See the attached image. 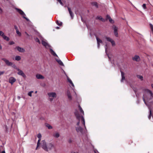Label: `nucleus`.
<instances>
[{"instance_id": "f257e3e1", "label": "nucleus", "mask_w": 153, "mask_h": 153, "mask_svg": "<svg viewBox=\"0 0 153 153\" xmlns=\"http://www.w3.org/2000/svg\"><path fill=\"white\" fill-rule=\"evenodd\" d=\"M153 98V94L151 91L148 89H146L144 91L143 100L145 104L148 106L150 111V115L149 118L150 119L151 114V109L149 105V103L152 102L151 100Z\"/></svg>"}, {"instance_id": "f03ea898", "label": "nucleus", "mask_w": 153, "mask_h": 153, "mask_svg": "<svg viewBox=\"0 0 153 153\" xmlns=\"http://www.w3.org/2000/svg\"><path fill=\"white\" fill-rule=\"evenodd\" d=\"M74 114L76 117V118L78 120H79L80 119V118H81L82 123L83 124L85 128V121L83 117L82 116L81 117L79 112L77 111H75L74 112Z\"/></svg>"}, {"instance_id": "7ed1b4c3", "label": "nucleus", "mask_w": 153, "mask_h": 153, "mask_svg": "<svg viewBox=\"0 0 153 153\" xmlns=\"http://www.w3.org/2000/svg\"><path fill=\"white\" fill-rule=\"evenodd\" d=\"M14 68L16 69L18 71L17 73L19 75L21 76L24 78H25L26 76L23 71L19 69L15 65H14Z\"/></svg>"}, {"instance_id": "20e7f679", "label": "nucleus", "mask_w": 153, "mask_h": 153, "mask_svg": "<svg viewBox=\"0 0 153 153\" xmlns=\"http://www.w3.org/2000/svg\"><path fill=\"white\" fill-rule=\"evenodd\" d=\"M16 9L20 15L23 16V17L24 19H25L27 21H29V19L25 17L26 16L25 14L21 10L17 8H16Z\"/></svg>"}, {"instance_id": "39448f33", "label": "nucleus", "mask_w": 153, "mask_h": 153, "mask_svg": "<svg viewBox=\"0 0 153 153\" xmlns=\"http://www.w3.org/2000/svg\"><path fill=\"white\" fill-rule=\"evenodd\" d=\"M112 28L114 30V33L115 36L118 37V28L115 25L112 26Z\"/></svg>"}, {"instance_id": "423d86ee", "label": "nucleus", "mask_w": 153, "mask_h": 153, "mask_svg": "<svg viewBox=\"0 0 153 153\" xmlns=\"http://www.w3.org/2000/svg\"><path fill=\"white\" fill-rule=\"evenodd\" d=\"M41 144L42 148L45 151H47V145L46 142L45 140H42Z\"/></svg>"}, {"instance_id": "0eeeda50", "label": "nucleus", "mask_w": 153, "mask_h": 153, "mask_svg": "<svg viewBox=\"0 0 153 153\" xmlns=\"http://www.w3.org/2000/svg\"><path fill=\"white\" fill-rule=\"evenodd\" d=\"M54 147V145L51 143H50L48 144L47 145V149L48 151L47 152H48V151L51 150Z\"/></svg>"}, {"instance_id": "6e6552de", "label": "nucleus", "mask_w": 153, "mask_h": 153, "mask_svg": "<svg viewBox=\"0 0 153 153\" xmlns=\"http://www.w3.org/2000/svg\"><path fill=\"white\" fill-rule=\"evenodd\" d=\"M105 39L107 41L110 42L111 43L112 46H114L115 45V43L114 41L111 38L109 37H106Z\"/></svg>"}, {"instance_id": "1a4fd4ad", "label": "nucleus", "mask_w": 153, "mask_h": 153, "mask_svg": "<svg viewBox=\"0 0 153 153\" xmlns=\"http://www.w3.org/2000/svg\"><path fill=\"white\" fill-rule=\"evenodd\" d=\"M2 59L5 62L6 64L8 66H11L13 64V63L12 62H10L8 60L6 59L3 58Z\"/></svg>"}, {"instance_id": "9d476101", "label": "nucleus", "mask_w": 153, "mask_h": 153, "mask_svg": "<svg viewBox=\"0 0 153 153\" xmlns=\"http://www.w3.org/2000/svg\"><path fill=\"white\" fill-rule=\"evenodd\" d=\"M96 40L97 42V47L99 48L100 45L102 44V41L101 39L97 37H96Z\"/></svg>"}, {"instance_id": "9b49d317", "label": "nucleus", "mask_w": 153, "mask_h": 153, "mask_svg": "<svg viewBox=\"0 0 153 153\" xmlns=\"http://www.w3.org/2000/svg\"><path fill=\"white\" fill-rule=\"evenodd\" d=\"M16 81V79L14 77H11L9 78V82L12 85Z\"/></svg>"}, {"instance_id": "f8f14e48", "label": "nucleus", "mask_w": 153, "mask_h": 153, "mask_svg": "<svg viewBox=\"0 0 153 153\" xmlns=\"http://www.w3.org/2000/svg\"><path fill=\"white\" fill-rule=\"evenodd\" d=\"M48 95L50 97H56V94L55 92H50L48 93Z\"/></svg>"}, {"instance_id": "ddd939ff", "label": "nucleus", "mask_w": 153, "mask_h": 153, "mask_svg": "<svg viewBox=\"0 0 153 153\" xmlns=\"http://www.w3.org/2000/svg\"><path fill=\"white\" fill-rule=\"evenodd\" d=\"M76 130L78 132H80V133H82L83 131L82 128L79 126L78 127H76Z\"/></svg>"}, {"instance_id": "4468645a", "label": "nucleus", "mask_w": 153, "mask_h": 153, "mask_svg": "<svg viewBox=\"0 0 153 153\" xmlns=\"http://www.w3.org/2000/svg\"><path fill=\"white\" fill-rule=\"evenodd\" d=\"M66 94L68 96V99L70 100H71L72 99V97L70 91L69 90L67 91L66 92Z\"/></svg>"}, {"instance_id": "2eb2a0df", "label": "nucleus", "mask_w": 153, "mask_h": 153, "mask_svg": "<svg viewBox=\"0 0 153 153\" xmlns=\"http://www.w3.org/2000/svg\"><path fill=\"white\" fill-rule=\"evenodd\" d=\"M132 59L133 60L139 61L140 60V58L139 56L135 55L132 57Z\"/></svg>"}, {"instance_id": "dca6fc26", "label": "nucleus", "mask_w": 153, "mask_h": 153, "mask_svg": "<svg viewBox=\"0 0 153 153\" xmlns=\"http://www.w3.org/2000/svg\"><path fill=\"white\" fill-rule=\"evenodd\" d=\"M68 10L69 13L70 14V16H71V18L72 19H73V17H74L73 13V12H72V11H71L70 8L69 7H68Z\"/></svg>"}, {"instance_id": "f3484780", "label": "nucleus", "mask_w": 153, "mask_h": 153, "mask_svg": "<svg viewBox=\"0 0 153 153\" xmlns=\"http://www.w3.org/2000/svg\"><path fill=\"white\" fill-rule=\"evenodd\" d=\"M16 49L20 52H23L25 51V50L23 48L19 46L16 47Z\"/></svg>"}, {"instance_id": "a211bd4d", "label": "nucleus", "mask_w": 153, "mask_h": 153, "mask_svg": "<svg viewBox=\"0 0 153 153\" xmlns=\"http://www.w3.org/2000/svg\"><path fill=\"white\" fill-rule=\"evenodd\" d=\"M36 76L38 79H44V77L42 75L39 74H37Z\"/></svg>"}, {"instance_id": "6ab92c4d", "label": "nucleus", "mask_w": 153, "mask_h": 153, "mask_svg": "<svg viewBox=\"0 0 153 153\" xmlns=\"http://www.w3.org/2000/svg\"><path fill=\"white\" fill-rule=\"evenodd\" d=\"M107 19H108L109 20V22L111 23H114V21L111 19L110 16L109 15H107L106 16Z\"/></svg>"}, {"instance_id": "aec40b11", "label": "nucleus", "mask_w": 153, "mask_h": 153, "mask_svg": "<svg viewBox=\"0 0 153 153\" xmlns=\"http://www.w3.org/2000/svg\"><path fill=\"white\" fill-rule=\"evenodd\" d=\"M50 50L51 53L52 55H53L54 56H57L56 55V54L55 53L52 49H50Z\"/></svg>"}, {"instance_id": "412c9836", "label": "nucleus", "mask_w": 153, "mask_h": 153, "mask_svg": "<svg viewBox=\"0 0 153 153\" xmlns=\"http://www.w3.org/2000/svg\"><path fill=\"white\" fill-rule=\"evenodd\" d=\"M121 76H122V79L121 80V82H123V80H125L124 74L123 72L121 71Z\"/></svg>"}, {"instance_id": "4be33fe9", "label": "nucleus", "mask_w": 153, "mask_h": 153, "mask_svg": "<svg viewBox=\"0 0 153 153\" xmlns=\"http://www.w3.org/2000/svg\"><path fill=\"white\" fill-rule=\"evenodd\" d=\"M99 19L103 22H105V20L101 16H98L97 17H96V19Z\"/></svg>"}, {"instance_id": "5701e85b", "label": "nucleus", "mask_w": 153, "mask_h": 153, "mask_svg": "<svg viewBox=\"0 0 153 153\" xmlns=\"http://www.w3.org/2000/svg\"><path fill=\"white\" fill-rule=\"evenodd\" d=\"M2 37L4 39L6 40L7 41H9L10 40V39L8 37H7V36H6L4 34L3 36H2Z\"/></svg>"}, {"instance_id": "b1692460", "label": "nucleus", "mask_w": 153, "mask_h": 153, "mask_svg": "<svg viewBox=\"0 0 153 153\" xmlns=\"http://www.w3.org/2000/svg\"><path fill=\"white\" fill-rule=\"evenodd\" d=\"M42 44L45 47H46L48 45V44L47 42L44 40H42Z\"/></svg>"}, {"instance_id": "393cba45", "label": "nucleus", "mask_w": 153, "mask_h": 153, "mask_svg": "<svg viewBox=\"0 0 153 153\" xmlns=\"http://www.w3.org/2000/svg\"><path fill=\"white\" fill-rule=\"evenodd\" d=\"M56 61L58 62V63L61 65L63 66L64 65L63 63L62 62V61L60 59H56Z\"/></svg>"}, {"instance_id": "a878e982", "label": "nucleus", "mask_w": 153, "mask_h": 153, "mask_svg": "<svg viewBox=\"0 0 153 153\" xmlns=\"http://www.w3.org/2000/svg\"><path fill=\"white\" fill-rule=\"evenodd\" d=\"M67 80L71 84V85L72 86L74 87V84L73 83L72 81L68 77Z\"/></svg>"}, {"instance_id": "bb28decb", "label": "nucleus", "mask_w": 153, "mask_h": 153, "mask_svg": "<svg viewBox=\"0 0 153 153\" xmlns=\"http://www.w3.org/2000/svg\"><path fill=\"white\" fill-rule=\"evenodd\" d=\"M78 107H79V108L80 111L82 114L83 115H84V112L83 111V110L82 108L79 105Z\"/></svg>"}, {"instance_id": "cd10ccee", "label": "nucleus", "mask_w": 153, "mask_h": 153, "mask_svg": "<svg viewBox=\"0 0 153 153\" xmlns=\"http://www.w3.org/2000/svg\"><path fill=\"white\" fill-rule=\"evenodd\" d=\"M41 139L40 138V139H39V140H38V142H37V147H36V149H37V148L40 145V141H41Z\"/></svg>"}, {"instance_id": "c85d7f7f", "label": "nucleus", "mask_w": 153, "mask_h": 153, "mask_svg": "<svg viewBox=\"0 0 153 153\" xmlns=\"http://www.w3.org/2000/svg\"><path fill=\"white\" fill-rule=\"evenodd\" d=\"M46 126L49 129H51L53 128L52 127L48 124H47Z\"/></svg>"}, {"instance_id": "c756f323", "label": "nucleus", "mask_w": 153, "mask_h": 153, "mask_svg": "<svg viewBox=\"0 0 153 153\" xmlns=\"http://www.w3.org/2000/svg\"><path fill=\"white\" fill-rule=\"evenodd\" d=\"M56 23L58 25L62 26V23L61 22H59L58 20L56 21Z\"/></svg>"}, {"instance_id": "7c9ffc66", "label": "nucleus", "mask_w": 153, "mask_h": 153, "mask_svg": "<svg viewBox=\"0 0 153 153\" xmlns=\"http://www.w3.org/2000/svg\"><path fill=\"white\" fill-rule=\"evenodd\" d=\"M53 136L56 138H58L59 136V134L58 133H56L53 134Z\"/></svg>"}, {"instance_id": "2f4dec72", "label": "nucleus", "mask_w": 153, "mask_h": 153, "mask_svg": "<svg viewBox=\"0 0 153 153\" xmlns=\"http://www.w3.org/2000/svg\"><path fill=\"white\" fill-rule=\"evenodd\" d=\"M15 59L17 61H19L21 59V57L19 56H16L15 57Z\"/></svg>"}, {"instance_id": "473e14b6", "label": "nucleus", "mask_w": 153, "mask_h": 153, "mask_svg": "<svg viewBox=\"0 0 153 153\" xmlns=\"http://www.w3.org/2000/svg\"><path fill=\"white\" fill-rule=\"evenodd\" d=\"M137 78L140 79L141 80H142L143 79V77L142 76L140 75H137Z\"/></svg>"}, {"instance_id": "72a5a7b5", "label": "nucleus", "mask_w": 153, "mask_h": 153, "mask_svg": "<svg viewBox=\"0 0 153 153\" xmlns=\"http://www.w3.org/2000/svg\"><path fill=\"white\" fill-rule=\"evenodd\" d=\"M33 91H31L29 92L28 93V95L30 97H31L32 96V93H33Z\"/></svg>"}, {"instance_id": "f704fd0d", "label": "nucleus", "mask_w": 153, "mask_h": 153, "mask_svg": "<svg viewBox=\"0 0 153 153\" xmlns=\"http://www.w3.org/2000/svg\"><path fill=\"white\" fill-rule=\"evenodd\" d=\"M149 25L153 33V25L151 24H150Z\"/></svg>"}, {"instance_id": "c9c22d12", "label": "nucleus", "mask_w": 153, "mask_h": 153, "mask_svg": "<svg viewBox=\"0 0 153 153\" xmlns=\"http://www.w3.org/2000/svg\"><path fill=\"white\" fill-rule=\"evenodd\" d=\"M143 8L144 9H146V4H143V5L142 6Z\"/></svg>"}, {"instance_id": "e433bc0d", "label": "nucleus", "mask_w": 153, "mask_h": 153, "mask_svg": "<svg viewBox=\"0 0 153 153\" xmlns=\"http://www.w3.org/2000/svg\"><path fill=\"white\" fill-rule=\"evenodd\" d=\"M35 41H36V42H37L39 43V44H40V41H39V39L38 38H36L35 39Z\"/></svg>"}, {"instance_id": "4c0bfd02", "label": "nucleus", "mask_w": 153, "mask_h": 153, "mask_svg": "<svg viewBox=\"0 0 153 153\" xmlns=\"http://www.w3.org/2000/svg\"><path fill=\"white\" fill-rule=\"evenodd\" d=\"M4 34V33L1 31H0V36L2 37Z\"/></svg>"}, {"instance_id": "58836bf2", "label": "nucleus", "mask_w": 153, "mask_h": 153, "mask_svg": "<svg viewBox=\"0 0 153 153\" xmlns=\"http://www.w3.org/2000/svg\"><path fill=\"white\" fill-rule=\"evenodd\" d=\"M37 137L39 138V139H40L42 137V135H41V134H40V133H39L38 135H37Z\"/></svg>"}, {"instance_id": "ea45409f", "label": "nucleus", "mask_w": 153, "mask_h": 153, "mask_svg": "<svg viewBox=\"0 0 153 153\" xmlns=\"http://www.w3.org/2000/svg\"><path fill=\"white\" fill-rule=\"evenodd\" d=\"M16 33L19 35H21V33L19 32L18 30L16 31Z\"/></svg>"}, {"instance_id": "a19ab883", "label": "nucleus", "mask_w": 153, "mask_h": 153, "mask_svg": "<svg viewBox=\"0 0 153 153\" xmlns=\"http://www.w3.org/2000/svg\"><path fill=\"white\" fill-rule=\"evenodd\" d=\"M15 44V42L13 41H11L9 42V44L10 45H12Z\"/></svg>"}, {"instance_id": "79ce46f5", "label": "nucleus", "mask_w": 153, "mask_h": 153, "mask_svg": "<svg viewBox=\"0 0 153 153\" xmlns=\"http://www.w3.org/2000/svg\"><path fill=\"white\" fill-rule=\"evenodd\" d=\"M14 28L16 31L18 30V27L16 25H14Z\"/></svg>"}, {"instance_id": "37998d69", "label": "nucleus", "mask_w": 153, "mask_h": 153, "mask_svg": "<svg viewBox=\"0 0 153 153\" xmlns=\"http://www.w3.org/2000/svg\"><path fill=\"white\" fill-rule=\"evenodd\" d=\"M4 73V71H0V76L3 74Z\"/></svg>"}, {"instance_id": "c03bdc74", "label": "nucleus", "mask_w": 153, "mask_h": 153, "mask_svg": "<svg viewBox=\"0 0 153 153\" xmlns=\"http://www.w3.org/2000/svg\"><path fill=\"white\" fill-rule=\"evenodd\" d=\"M68 142L69 143H71L72 142V140L71 139H70L68 140Z\"/></svg>"}, {"instance_id": "a18cd8bd", "label": "nucleus", "mask_w": 153, "mask_h": 153, "mask_svg": "<svg viewBox=\"0 0 153 153\" xmlns=\"http://www.w3.org/2000/svg\"><path fill=\"white\" fill-rule=\"evenodd\" d=\"M79 121L76 124V125L77 126H78V127L79 126V121H80V120H79Z\"/></svg>"}, {"instance_id": "49530a36", "label": "nucleus", "mask_w": 153, "mask_h": 153, "mask_svg": "<svg viewBox=\"0 0 153 153\" xmlns=\"http://www.w3.org/2000/svg\"><path fill=\"white\" fill-rule=\"evenodd\" d=\"M107 48H107V45H106V46H105V52H106V53H107Z\"/></svg>"}, {"instance_id": "de8ad7c7", "label": "nucleus", "mask_w": 153, "mask_h": 153, "mask_svg": "<svg viewBox=\"0 0 153 153\" xmlns=\"http://www.w3.org/2000/svg\"><path fill=\"white\" fill-rule=\"evenodd\" d=\"M2 9L0 7V13H2Z\"/></svg>"}, {"instance_id": "09e8293b", "label": "nucleus", "mask_w": 153, "mask_h": 153, "mask_svg": "<svg viewBox=\"0 0 153 153\" xmlns=\"http://www.w3.org/2000/svg\"><path fill=\"white\" fill-rule=\"evenodd\" d=\"M92 4L96 6V2H93L92 3Z\"/></svg>"}, {"instance_id": "8fccbe9b", "label": "nucleus", "mask_w": 153, "mask_h": 153, "mask_svg": "<svg viewBox=\"0 0 153 153\" xmlns=\"http://www.w3.org/2000/svg\"><path fill=\"white\" fill-rule=\"evenodd\" d=\"M60 3L62 5H63V3H62V1L61 2H60Z\"/></svg>"}, {"instance_id": "3c124183", "label": "nucleus", "mask_w": 153, "mask_h": 153, "mask_svg": "<svg viewBox=\"0 0 153 153\" xmlns=\"http://www.w3.org/2000/svg\"><path fill=\"white\" fill-rule=\"evenodd\" d=\"M53 100V98H50V100L51 101H52Z\"/></svg>"}, {"instance_id": "603ef678", "label": "nucleus", "mask_w": 153, "mask_h": 153, "mask_svg": "<svg viewBox=\"0 0 153 153\" xmlns=\"http://www.w3.org/2000/svg\"><path fill=\"white\" fill-rule=\"evenodd\" d=\"M25 33L28 36H29V35L27 32H25Z\"/></svg>"}, {"instance_id": "864d4df0", "label": "nucleus", "mask_w": 153, "mask_h": 153, "mask_svg": "<svg viewBox=\"0 0 153 153\" xmlns=\"http://www.w3.org/2000/svg\"><path fill=\"white\" fill-rule=\"evenodd\" d=\"M1 49H2V47H1V44H0V49L1 50Z\"/></svg>"}, {"instance_id": "5fc2aeb1", "label": "nucleus", "mask_w": 153, "mask_h": 153, "mask_svg": "<svg viewBox=\"0 0 153 153\" xmlns=\"http://www.w3.org/2000/svg\"><path fill=\"white\" fill-rule=\"evenodd\" d=\"M2 153H5L4 151H2L1 152Z\"/></svg>"}, {"instance_id": "6e6d98bb", "label": "nucleus", "mask_w": 153, "mask_h": 153, "mask_svg": "<svg viewBox=\"0 0 153 153\" xmlns=\"http://www.w3.org/2000/svg\"><path fill=\"white\" fill-rule=\"evenodd\" d=\"M152 87L153 88V84L151 85Z\"/></svg>"}, {"instance_id": "4d7b16f0", "label": "nucleus", "mask_w": 153, "mask_h": 153, "mask_svg": "<svg viewBox=\"0 0 153 153\" xmlns=\"http://www.w3.org/2000/svg\"><path fill=\"white\" fill-rule=\"evenodd\" d=\"M56 28L57 29H59V27H56Z\"/></svg>"}, {"instance_id": "13d9d810", "label": "nucleus", "mask_w": 153, "mask_h": 153, "mask_svg": "<svg viewBox=\"0 0 153 153\" xmlns=\"http://www.w3.org/2000/svg\"><path fill=\"white\" fill-rule=\"evenodd\" d=\"M92 32H91L90 33V34H91V35L92 34Z\"/></svg>"}, {"instance_id": "bf43d9fd", "label": "nucleus", "mask_w": 153, "mask_h": 153, "mask_svg": "<svg viewBox=\"0 0 153 153\" xmlns=\"http://www.w3.org/2000/svg\"><path fill=\"white\" fill-rule=\"evenodd\" d=\"M94 153H96V150H94Z\"/></svg>"}, {"instance_id": "052dcab7", "label": "nucleus", "mask_w": 153, "mask_h": 153, "mask_svg": "<svg viewBox=\"0 0 153 153\" xmlns=\"http://www.w3.org/2000/svg\"><path fill=\"white\" fill-rule=\"evenodd\" d=\"M59 3H60V2H61V0H60L59 1Z\"/></svg>"}, {"instance_id": "680f3d73", "label": "nucleus", "mask_w": 153, "mask_h": 153, "mask_svg": "<svg viewBox=\"0 0 153 153\" xmlns=\"http://www.w3.org/2000/svg\"><path fill=\"white\" fill-rule=\"evenodd\" d=\"M60 0H57L58 1H59Z\"/></svg>"}, {"instance_id": "e2e57ef3", "label": "nucleus", "mask_w": 153, "mask_h": 153, "mask_svg": "<svg viewBox=\"0 0 153 153\" xmlns=\"http://www.w3.org/2000/svg\"><path fill=\"white\" fill-rule=\"evenodd\" d=\"M94 35L96 36V34L95 33H94Z\"/></svg>"}, {"instance_id": "0e129e2a", "label": "nucleus", "mask_w": 153, "mask_h": 153, "mask_svg": "<svg viewBox=\"0 0 153 153\" xmlns=\"http://www.w3.org/2000/svg\"><path fill=\"white\" fill-rule=\"evenodd\" d=\"M37 91H36L35 92V93H37Z\"/></svg>"}, {"instance_id": "69168bd1", "label": "nucleus", "mask_w": 153, "mask_h": 153, "mask_svg": "<svg viewBox=\"0 0 153 153\" xmlns=\"http://www.w3.org/2000/svg\"><path fill=\"white\" fill-rule=\"evenodd\" d=\"M134 91L135 92V91L134 89Z\"/></svg>"}, {"instance_id": "338daca9", "label": "nucleus", "mask_w": 153, "mask_h": 153, "mask_svg": "<svg viewBox=\"0 0 153 153\" xmlns=\"http://www.w3.org/2000/svg\"><path fill=\"white\" fill-rule=\"evenodd\" d=\"M108 57L109 58H110V57H109V56H108Z\"/></svg>"}, {"instance_id": "774afa93", "label": "nucleus", "mask_w": 153, "mask_h": 153, "mask_svg": "<svg viewBox=\"0 0 153 153\" xmlns=\"http://www.w3.org/2000/svg\"><path fill=\"white\" fill-rule=\"evenodd\" d=\"M74 153H75V152H74Z\"/></svg>"}]
</instances>
